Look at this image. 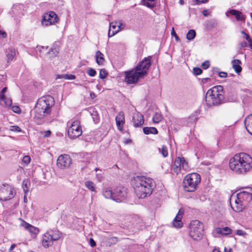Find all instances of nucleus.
<instances>
[{"mask_svg":"<svg viewBox=\"0 0 252 252\" xmlns=\"http://www.w3.org/2000/svg\"><path fill=\"white\" fill-rule=\"evenodd\" d=\"M229 166L238 174H245L252 168V157L245 153L236 154L230 159Z\"/></svg>","mask_w":252,"mask_h":252,"instance_id":"f257e3e1","label":"nucleus"},{"mask_svg":"<svg viewBox=\"0 0 252 252\" xmlns=\"http://www.w3.org/2000/svg\"><path fill=\"white\" fill-rule=\"evenodd\" d=\"M152 57L145 58L138 65L130 71L125 72V81L128 84H135L140 79L147 76L151 65Z\"/></svg>","mask_w":252,"mask_h":252,"instance_id":"f03ea898","label":"nucleus"},{"mask_svg":"<svg viewBox=\"0 0 252 252\" xmlns=\"http://www.w3.org/2000/svg\"><path fill=\"white\" fill-rule=\"evenodd\" d=\"M134 192L139 198H144L150 195L154 188V182L150 178L137 176L131 181Z\"/></svg>","mask_w":252,"mask_h":252,"instance_id":"7ed1b4c3","label":"nucleus"},{"mask_svg":"<svg viewBox=\"0 0 252 252\" xmlns=\"http://www.w3.org/2000/svg\"><path fill=\"white\" fill-rule=\"evenodd\" d=\"M55 104L53 97L47 95L39 98L34 107V117L42 119L50 114L51 108Z\"/></svg>","mask_w":252,"mask_h":252,"instance_id":"20e7f679","label":"nucleus"},{"mask_svg":"<svg viewBox=\"0 0 252 252\" xmlns=\"http://www.w3.org/2000/svg\"><path fill=\"white\" fill-rule=\"evenodd\" d=\"M223 87L219 85L209 89L205 96L206 104L208 107L219 105L223 102Z\"/></svg>","mask_w":252,"mask_h":252,"instance_id":"39448f33","label":"nucleus"},{"mask_svg":"<svg viewBox=\"0 0 252 252\" xmlns=\"http://www.w3.org/2000/svg\"><path fill=\"white\" fill-rule=\"evenodd\" d=\"M252 199V189L248 188L237 194L234 204L231 203L232 208L236 212H240Z\"/></svg>","mask_w":252,"mask_h":252,"instance_id":"423d86ee","label":"nucleus"},{"mask_svg":"<svg viewBox=\"0 0 252 252\" xmlns=\"http://www.w3.org/2000/svg\"><path fill=\"white\" fill-rule=\"evenodd\" d=\"M201 177L196 173H192L186 175L183 182V186L185 191H194L200 183Z\"/></svg>","mask_w":252,"mask_h":252,"instance_id":"0eeeda50","label":"nucleus"},{"mask_svg":"<svg viewBox=\"0 0 252 252\" xmlns=\"http://www.w3.org/2000/svg\"><path fill=\"white\" fill-rule=\"evenodd\" d=\"M189 236L195 241L201 239L204 231L203 224L198 220H194L190 222L189 226Z\"/></svg>","mask_w":252,"mask_h":252,"instance_id":"6e6552de","label":"nucleus"},{"mask_svg":"<svg viewBox=\"0 0 252 252\" xmlns=\"http://www.w3.org/2000/svg\"><path fill=\"white\" fill-rule=\"evenodd\" d=\"M61 237V233L58 230H49L42 237V244L44 248L51 246L54 241H57Z\"/></svg>","mask_w":252,"mask_h":252,"instance_id":"1a4fd4ad","label":"nucleus"},{"mask_svg":"<svg viewBox=\"0 0 252 252\" xmlns=\"http://www.w3.org/2000/svg\"><path fill=\"white\" fill-rule=\"evenodd\" d=\"M67 125L69 126L67 133L70 138L75 139L82 134V128L78 120H71L68 122Z\"/></svg>","mask_w":252,"mask_h":252,"instance_id":"9d476101","label":"nucleus"},{"mask_svg":"<svg viewBox=\"0 0 252 252\" xmlns=\"http://www.w3.org/2000/svg\"><path fill=\"white\" fill-rule=\"evenodd\" d=\"M15 192L13 188L8 184L0 186V200L7 201L14 197Z\"/></svg>","mask_w":252,"mask_h":252,"instance_id":"9b49d317","label":"nucleus"},{"mask_svg":"<svg viewBox=\"0 0 252 252\" xmlns=\"http://www.w3.org/2000/svg\"><path fill=\"white\" fill-rule=\"evenodd\" d=\"M174 165L175 168H174V171L177 174L180 172L181 170L186 171L189 168L188 162L183 157H177L175 159Z\"/></svg>","mask_w":252,"mask_h":252,"instance_id":"f8f14e48","label":"nucleus"},{"mask_svg":"<svg viewBox=\"0 0 252 252\" xmlns=\"http://www.w3.org/2000/svg\"><path fill=\"white\" fill-rule=\"evenodd\" d=\"M71 163V158L69 155L66 154L60 155L57 161V166L62 169L68 168Z\"/></svg>","mask_w":252,"mask_h":252,"instance_id":"ddd939ff","label":"nucleus"},{"mask_svg":"<svg viewBox=\"0 0 252 252\" xmlns=\"http://www.w3.org/2000/svg\"><path fill=\"white\" fill-rule=\"evenodd\" d=\"M59 18L57 14L54 11H49L44 14L42 21V24L48 26L57 23Z\"/></svg>","mask_w":252,"mask_h":252,"instance_id":"4468645a","label":"nucleus"},{"mask_svg":"<svg viewBox=\"0 0 252 252\" xmlns=\"http://www.w3.org/2000/svg\"><path fill=\"white\" fill-rule=\"evenodd\" d=\"M127 194V189L124 187H117L114 191V198H118L122 201L121 198H125Z\"/></svg>","mask_w":252,"mask_h":252,"instance_id":"2eb2a0df","label":"nucleus"},{"mask_svg":"<svg viewBox=\"0 0 252 252\" xmlns=\"http://www.w3.org/2000/svg\"><path fill=\"white\" fill-rule=\"evenodd\" d=\"M133 126L137 127L142 126L144 122L143 116L140 113H137L132 117Z\"/></svg>","mask_w":252,"mask_h":252,"instance_id":"dca6fc26","label":"nucleus"},{"mask_svg":"<svg viewBox=\"0 0 252 252\" xmlns=\"http://www.w3.org/2000/svg\"><path fill=\"white\" fill-rule=\"evenodd\" d=\"M115 120L118 129L120 131H122L123 129V125L125 123L124 113L122 112H119L116 117Z\"/></svg>","mask_w":252,"mask_h":252,"instance_id":"f3484780","label":"nucleus"},{"mask_svg":"<svg viewBox=\"0 0 252 252\" xmlns=\"http://www.w3.org/2000/svg\"><path fill=\"white\" fill-rule=\"evenodd\" d=\"M102 194L104 197L107 199H112L117 202H120V199L118 198H114V191H113L110 187H105L102 190Z\"/></svg>","mask_w":252,"mask_h":252,"instance_id":"a211bd4d","label":"nucleus"},{"mask_svg":"<svg viewBox=\"0 0 252 252\" xmlns=\"http://www.w3.org/2000/svg\"><path fill=\"white\" fill-rule=\"evenodd\" d=\"M184 214V211L180 209L176 217L173 221V225L175 227L181 228L183 226L181 219Z\"/></svg>","mask_w":252,"mask_h":252,"instance_id":"6ab92c4d","label":"nucleus"},{"mask_svg":"<svg viewBox=\"0 0 252 252\" xmlns=\"http://www.w3.org/2000/svg\"><path fill=\"white\" fill-rule=\"evenodd\" d=\"M22 225L26 230L32 234L36 235L39 232V229L37 227L25 221H24Z\"/></svg>","mask_w":252,"mask_h":252,"instance_id":"aec40b11","label":"nucleus"},{"mask_svg":"<svg viewBox=\"0 0 252 252\" xmlns=\"http://www.w3.org/2000/svg\"><path fill=\"white\" fill-rule=\"evenodd\" d=\"M245 126L248 132L252 135V114L245 118Z\"/></svg>","mask_w":252,"mask_h":252,"instance_id":"412c9836","label":"nucleus"},{"mask_svg":"<svg viewBox=\"0 0 252 252\" xmlns=\"http://www.w3.org/2000/svg\"><path fill=\"white\" fill-rule=\"evenodd\" d=\"M229 12L231 15L235 16L237 21H244L245 20V16L243 13L239 11L231 9L229 11Z\"/></svg>","mask_w":252,"mask_h":252,"instance_id":"4be33fe9","label":"nucleus"},{"mask_svg":"<svg viewBox=\"0 0 252 252\" xmlns=\"http://www.w3.org/2000/svg\"><path fill=\"white\" fill-rule=\"evenodd\" d=\"M5 54L7 57V62H9L13 60L15 56V50L13 48L9 47L6 50Z\"/></svg>","mask_w":252,"mask_h":252,"instance_id":"5701e85b","label":"nucleus"},{"mask_svg":"<svg viewBox=\"0 0 252 252\" xmlns=\"http://www.w3.org/2000/svg\"><path fill=\"white\" fill-rule=\"evenodd\" d=\"M241 63V61L238 59H235L232 61V67L237 73H239L242 71Z\"/></svg>","mask_w":252,"mask_h":252,"instance_id":"b1692460","label":"nucleus"},{"mask_svg":"<svg viewBox=\"0 0 252 252\" xmlns=\"http://www.w3.org/2000/svg\"><path fill=\"white\" fill-rule=\"evenodd\" d=\"M95 60L96 63L99 65H102L105 61L103 54L99 51H96L95 53Z\"/></svg>","mask_w":252,"mask_h":252,"instance_id":"393cba45","label":"nucleus"},{"mask_svg":"<svg viewBox=\"0 0 252 252\" xmlns=\"http://www.w3.org/2000/svg\"><path fill=\"white\" fill-rule=\"evenodd\" d=\"M217 233L222 235H227L231 234L232 230L228 227H224L223 228L218 227L216 229Z\"/></svg>","mask_w":252,"mask_h":252,"instance_id":"a878e982","label":"nucleus"},{"mask_svg":"<svg viewBox=\"0 0 252 252\" xmlns=\"http://www.w3.org/2000/svg\"><path fill=\"white\" fill-rule=\"evenodd\" d=\"M117 29L116 30H114L112 32V33L109 31L108 32V36L109 37H112L114 36L115 34H116L117 32H118L120 30L124 29L125 27V25L123 24L122 22H117Z\"/></svg>","mask_w":252,"mask_h":252,"instance_id":"bb28decb","label":"nucleus"},{"mask_svg":"<svg viewBox=\"0 0 252 252\" xmlns=\"http://www.w3.org/2000/svg\"><path fill=\"white\" fill-rule=\"evenodd\" d=\"M143 132L145 134H156L158 133V131L156 127H145L143 129Z\"/></svg>","mask_w":252,"mask_h":252,"instance_id":"cd10ccee","label":"nucleus"},{"mask_svg":"<svg viewBox=\"0 0 252 252\" xmlns=\"http://www.w3.org/2000/svg\"><path fill=\"white\" fill-rule=\"evenodd\" d=\"M162 116L160 113H156L153 117V121L155 124H158L162 120Z\"/></svg>","mask_w":252,"mask_h":252,"instance_id":"c85d7f7f","label":"nucleus"},{"mask_svg":"<svg viewBox=\"0 0 252 252\" xmlns=\"http://www.w3.org/2000/svg\"><path fill=\"white\" fill-rule=\"evenodd\" d=\"M85 186L91 191H95V189L94 187V184L92 181H87L85 183Z\"/></svg>","mask_w":252,"mask_h":252,"instance_id":"c756f323","label":"nucleus"},{"mask_svg":"<svg viewBox=\"0 0 252 252\" xmlns=\"http://www.w3.org/2000/svg\"><path fill=\"white\" fill-rule=\"evenodd\" d=\"M58 54V50L56 48H51L47 52L50 58L56 57Z\"/></svg>","mask_w":252,"mask_h":252,"instance_id":"7c9ffc66","label":"nucleus"},{"mask_svg":"<svg viewBox=\"0 0 252 252\" xmlns=\"http://www.w3.org/2000/svg\"><path fill=\"white\" fill-rule=\"evenodd\" d=\"M196 35V32L193 30H190L187 33V38L189 40H191L194 38Z\"/></svg>","mask_w":252,"mask_h":252,"instance_id":"2f4dec72","label":"nucleus"},{"mask_svg":"<svg viewBox=\"0 0 252 252\" xmlns=\"http://www.w3.org/2000/svg\"><path fill=\"white\" fill-rule=\"evenodd\" d=\"M159 152L161 154L164 158L167 157L168 156V150L166 146L163 145L161 148H159Z\"/></svg>","mask_w":252,"mask_h":252,"instance_id":"473e14b6","label":"nucleus"},{"mask_svg":"<svg viewBox=\"0 0 252 252\" xmlns=\"http://www.w3.org/2000/svg\"><path fill=\"white\" fill-rule=\"evenodd\" d=\"M154 1L155 0H142L144 4L149 8H153L155 6Z\"/></svg>","mask_w":252,"mask_h":252,"instance_id":"72a5a7b5","label":"nucleus"},{"mask_svg":"<svg viewBox=\"0 0 252 252\" xmlns=\"http://www.w3.org/2000/svg\"><path fill=\"white\" fill-rule=\"evenodd\" d=\"M2 103H3V106L6 107H10L12 105V101L11 99L5 98L4 99L2 100Z\"/></svg>","mask_w":252,"mask_h":252,"instance_id":"f704fd0d","label":"nucleus"},{"mask_svg":"<svg viewBox=\"0 0 252 252\" xmlns=\"http://www.w3.org/2000/svg\"><path fill=\"white\" fill-rule=\"evenodd\" d=\"M95 171L97 172V171H99L98 173L96 174V178L98 182H101L103 179V175L101 173V171L99 170L98 168H95Z\"/></svg>","mask_w":252,"mask_h":252,"instance_id":"c9c22d12","label":"nucleus"},{"mask_svg":"<svg viewBox=\"0 0 252 252\" xmlns=\"http://www.w3.org/2000/svg\"><path fill=\"white\" fill-rule=\"evenodd\" d=\"M117 22H113L110 24V29L109 31L112 33L111 31L112 30V32L114 30H116L117 29Z\"/></svg>","mask_w":252,"mask_h":252,"instance_id":"e433bc0d","label":"nucleus"},{"mask_svg":"<svg viewBox=\"0 0 252 252\" xmlns=\"http://www.w3.org/2000/svg\"><path fill=\"white\" fill-rule=\"evenodd\" d=\"M87 72L89 76H92V77L94 76L96 74L95 70L92 68H89L87 70Z\"/></svg>","mask_w":252,"mask_h":252,"instance_id":"4c0bfd02","label":"nucleus"},{"mask_svg":"<svg viewBox=\"0 0 252 252\" xmlns=\"http://www.w3.org/2000/svg\"><path fill=\"white\" fill-rule=\"evenodd\" d=\"M107 75V72L104 69H101L99 71V76L101 79L105 78Z\"/></svg>","mask_w":252,"mask_h":252,"instance_id":"58836bf2","label":"nucleus"},{"mask_svg":"<svg viewBox=\"0 0 252 252\" xmlns=\"http://www.w3.org/2000/svg\"><path fill=\"white\" fill-rule=\"evenodd\" d=\"M9 129L11 131H14V132H20L21 131V128L17 126H10Z\"/></svg>","mask_w":252,"mask_h":252,"instance_id":"ea45409f","label":"nucleus"},{"mask_svg":"<svg viewBox=\"0 0 252 252\" xmlns=\"http://www.w3.org/2000/svg\"><path fill=\"white\" fill-rule=\"evenodd\" d=\"M31 161V158L29 156H25L23 158V162L26 164H28Z\"/></svg>","mask_w":252,"mask_h":252,"instance_id":"a19ab883","label":"nucleus"},{"mask_svg":"<svg viewBox=\"0 0 252 252\" xmlns=\"http://www.w3.org/2000/svg\"><path fill=\"white\" fill-rule=\"evenodd\" d=\"M193 73L196 75H200L202 73V70L201 68L198 67H194L193 69Z\"/></svg>","mask_w":252,"mask_h":252,"instance_id":"79ce46f5","label":"nucleus"},{"mask_svg":"<svg viewBox=\"0 0 252 252\" xmlns=\"http://www.w3.org/2000/svg\"><path fill=\"white\" fill-rule=\"evenodd\" d=\"M12 110L14 112L17 113V114L20 113L21 112V109H20V107L18 106H13L12 107Z\"/></svg>","mask_w":252,"mask_h":252,"instance_id":"37998d69","label":"nucleus"},{"mask_svg":"<svg viewBox=\"0 0 252 252\" xmlns=\"http://www.w3.org/2000/svg\"><path fill=\"white\" fill-rule=\"evenodd\" d=\"M23 189L25 193H26L28 191L27 182L26 181H24L23 182Z\"/></svg>","mask_w":252,"mask_h":252,"instance_id":"c03bdc74","label":"nucleus"},{"mask_svg":"<svg viewBox=\"0 0 252 252\" xmlns=\"http://www.w3.org/2000/svg\"><path fill=\"white\" fill-rule=\"evenodd\" d=\"M209 66H210V63L208 61H206L204 62L202 64V67L205 69H207Z\"/></svg>","mask_w":252,"mask_h":252,"instance_id":"a18cd8bd","label":"nucleus"},{"mask_svg":"<svg viewBox=\"0 0 252 252\" xmlns=\"http://www.w3.org/2000/svg\"><path fill=\"white\" fill-rule=\"evenodd\" d=\"M6 97L4 95V93H3L2 92H0V103L1 105H3V103H2V100L4 99Z\"/></svg>","mask_w":252,"mask_h":252,"instance_id":"49530a36","label":"nucleus"},{"mask_svg":"<svg viewBox=\"0 0 252 252\" xmlns=\"http://www.w3.org/2000/svg\"><path fill=\"white\" fill-rule=\"evenodd\" d=\"M236 234L239 236H244L246 233L242 230H237L236 231Z\"/></svg>","mask_w":252,"mask_h":252,"instance_id":"de8ad7c7","label":"nucleus"},{"mask_svg":"<svg viewBox=\"0 0 252 252\" xmlns=\"http://www.w3.org/2000/svg\"><path fill=\"white\" fill-rule=\"evenodd\" d=\"M63 77L65 79H70V80L74 79L75 78V76L73 75H65L63 76Z\"/></svg>","mask_w":252,"mask_h":252,"instance_id":"09e8293b","label":"nucleus"},{"mask_svg":"<svg viewBox=\"0 0 252 252\" xmlns=\"http://www.w3.org/2000/svg\"><path fill=\"white\" fill-rule=\"evenodd\" d=\"M219 75L220 78H225L227 77V73H226L225 72H220L219 73Z\"/></svg>","mask_w":252,"mask_h":252,"instance_id":"8fccbe9b","label":"nucleus"},{"mask_svg":"<svg viewBox=\"0 0 252 252\" xmlns=\"http://www.w3.org/2000/svg\"><path fill=\"white\" fill-rule=\"evenodd\" d=\"M240 46L241 48H245L248 46V44L247 42L243 41L240 43Z\"/></svg>","mask_w":252,"mask_h":252,"instance_id":"3c124183","label":"nucleus"},{"mask_svg":"<svg viewBox=\"0 0 252 252\" xmlns=\"http://www.w3.org/2000/svg\"><path fill=\"white\" fill-rule=\"evenodd\" d=\"M244 35V38H245L248 41V42H251L252 41V40L250 38L249 34H248L247 33H245Z\"/></svg>","mask_w":252,"mask_h":252,"instance_id":"603ef678","label":"nucleus"},{"mask_svg":"<svg viewBox=\"0 0 252 252\" xmlns=\"http://www.w3.org/2000/svg\"><path fill=\"white\" fill-rule=\"evenodd\" d=\"M196 4L205 3L208 2V0H195Z\"/></svg>","mask_w":252,"mask_h":252,"instance_id":"864d4df0","label":"nucleus"},{"mask_svg":"<svg viewBox=\"0 0 252 252\" xmlns=\"http://www.w3.org/2000/svg\"><path fill=\"white\" fill-rule=\"evenodd\" d=\"M90 245L92 247L95 246L96 245L95 241L92 238L90 239Z\"/></svg>","mask_w":252,"mask_h":252,"instance_id":"5fc2aeb1","label":"nucleus"},{"mask_svg":"<svg viewBox=\"0 0 252 252\" xmlns=\"http://www.w3.org/2000/svg\"><path fill=\"white\" fill-rule=\"evenodd\" d=\"M0 36H1L3 38H6L7 37V34L5 32L0 30Z\"/></svg>","mask_w":252,"mask_h":252,"instance_id":"6e6d98bb","label":"nucleus"},{"mask_svg":"<svg viewBox=\"0 0 252 252\" xmlns=\"http://www.w3.org/2000/svg\"><path fill=\"white\" fill-rule=\"evenodd\" d=\"M209 14H210V12L207 9H205V10H203V11H202V14L204 16H208L209 15Z\"/></svg>","mask_w":252,"mask_h":252,"instance_id":"4d7b16f0","label":"nucleus"},{"mask_svg":"<svg viewBox=\"0 0 252 252\" xmlns=\"http://www.w3.org/2000/svg\"><path fill=\"white\" fill-rule=\"evenodd\" d=\"M51 134V131L50 130H47L45 132V137H48Z\"/></svg>","mask_w":252,"mask_h":252,"instance_id":"13d9d810","label":"nucleus"},{"mask_svg":"<svg viewBox=\"0 0 252 252\" xmlns=\"http://www.w3.org/2000/svg\"><path fill=\"white\" fill-rule=\"evenodd\" d=\"M15 247H16V244H12L11 246V247H10L9 251H12L15 248Z\"/></svg>","mask_w":252,"mask_h":252,"instance_id":"bf43d9fd","label":"nucleus"},{"mask_svg":"<svg viewBox=\"0 0 252 252\" xmlns=\"http://www.w3.org/2000/svg\"><path fill=\"white\" fill-rule=\"evenodd\" d=\"M174 33V36H175V37L177 41H178L179 40V37L178 36V35L176 34V33H175V31H174V30L173 29L172 30V33Z\"/></svg>","mask_w":252,"mask_h":252,"instance_id":"052dcab7","label":"nucleus"},{"mask_svg":"<svg viewBox=\"0 0 252 252\" xmlns=\"http://www.w3.org/2000/svg\"><path fill=\"white\" fill-rule=\"evenodd\" d=\"M236 99H237V96H236V95L235 94L233 95V98L230 99V101H234L236 100Z\"/></svg>","mask_w":252,"mask_h":252,"instance_id":"680f3d73","label":"nucleus"},{"mask_svg":"<svg viewBox=\"0 0 252 252\" xmlns=\"http://www.w3.org/2000/svg\"><path fill=\"white\" fill-rule=\"evenodd\" d=\"M90 96L93 99L95 97V95L94 93L93 92H91L90 93Z\"/></svg>","mask_w":252,"mask_h":252,"instance_id":"e2e57ef3","label":"nucleus"},{"mask_svg":"<svg viewBox=\"0 0 252 252\" xmlns=\"http://www.w3.org/2000/svg\"><path fill=\"white\" fill-rule=\"evenodd\" d=\"M224 252H232L231 249L230 248L229 249H227L226 248H224Z\"/></svg>","mask_w":252,"mask_h":252,"instance_id":"0e129e2a","label":"nucleus"},{"mask_svg":"<svg viewBox=\"0 0 252 252\" xmlns=\"http://www.w3.org/2000/svg\"><path fill=\"white\" fill-rule=\"evenodd\" d=\"M7 90V87H4L2 90L1 91V92H2L3 93H5V92Z\"/></svg>","mask_w":252,"mask_h":252,"instance_id":"69168bd1","label":"nucleus"},{"mask_svg":"<svg viewBox=\"0 0 252 252\" xmlns=\"http://www.w3.org/2000/svg\"><path fill=\"white\" fill-rule=\"evenodd\" d=\"M212 252H220V250L217 249H215L213 250Z\"/></svg>","mask_w":252,"mask_h":252,"instance_id":"338daca9","label":"nucleus"},{"mask_svg":"<svg viewBox=\"0 0 252 252\" xmlns=\"http://www.w3.org/2000/svg\"><path fill=\"white\" fill-rule=\"evenodd\" d=\"M249 43L250 47H251V49H252V41L251 42H249Z\"/></svg>","mask_w":252,"mask_h":252,"instance_id":"774afa93","label":"nucleus"}]
</instances>
